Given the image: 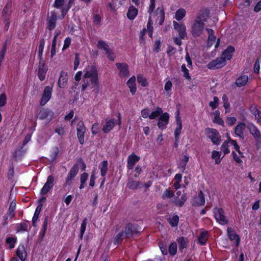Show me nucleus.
Returning <instances> with one entry per match:
<instances>
[{
	"label": "nucleus",
	"mask_w": 261,
	"mask_h": 261,
	"mask_svg": "<svg viewBox=\"0 0 261 261\" xmlns=\"http://www.w3.org/2000/svg\"><path fill=\"white\" fill-rule=\"evenodd\" d=\"M84 77L85 79L91 78L90 81L91 82V83L96 87L98 86V74L96 67L95 66H91L90 67L89 70H87L86 71L84 75Z\"/></svg>",
	"instance_id": "f257e3e1"
},
{
	"label": "nucleus",
	"mask_w": 261,
	"mask_h": 261,
	"mask_svg": "<svg viewBox=\"0 0 261 261\" xmlns=\"http://www.w3.org/2000/svg\"><path fill=\"white\" fill-rule=\"evenodd\" d=\"M204 25L194 20L191 25L190 32L194 38L201 36L204 30Z\"/></svg>",
	"instance_id": "f03ea898"
},
{
	"label": "nucleus",
	"mask_w": 261,
	"mask_h": 261,
	"mask_svg": "<svg viewBox=\"0 0 261 261\" xmlns=\"http://www.w3.org/2000/svg\"><path fill=\"white\" fill-rule=\"evenodd\" d=\"M54 116V113L48 109L40 108L38 110V113L36 114V118L39 119L46 120L48 123L51 121Z\"/></svg>",
	"instance_id": "7ed1b4c3"
},
{
	"label": "nucleus",
	"mask_w": 261,
	"mask_h": 261,
	"mask_svg": "<svg viewBox=\"0 0 261 261\" xmlns=\"http://www.w3.org/2000/svg\"><path fill=\"white\" fill-rule=\"evenodd\" d=\"M206 134L213 144L219 145L221 142V137L218 132L214 128H207L205 129Z\"/></svg>",
	"instance_id": "20e7f679"
},
{
	"label": "nucleus",
	"mask_w": 261,
	"mask_h": 261,
	"mask_svg": "<svg viewBox=\"0 0 261 261\" xmlns=\"http://www.w3.org/2000/svg\"><path fill=\"white\" fill-rule=\"evenodd\" d=\"M226 64V60L221 55L220 57L210 62L207 67L210 69H217L224 67Z\"/></svg>",
	"instance_id": "39448f33"
},
{
	"label": "nucleus",
	"mask_w": 261,
	"mask_h": 261,
	"mask_svg": "<svg viewBox=\"0 0 261 261\" xmlns=\"http://www.w3.org/2000/svg\"><path fill=\"white\" fill-rule=\"evenodd\" d=\"M215 218L217 222L221 225L228 223V221L224 215V212L221 208H215L214 210Z\"/></svg>",
	"instance_id": "423d86ee"
},
{
	"label": "nucleus",
	"mask_w": 261,
	"mask_h": 261,
	"mask_svg": "<svg viewBox=\"0 0 261 261\" xmlns=\"http://www.w3.org/2000/svg\"><path fill=\"white\" fill-rule=\"evenodd\" d=\"M48 68L44 63L43 58H39V63L37 69V75L40 81H42L45 79V75Z\"/></svg>",
	"instance_id": "0eeeda50"
},
{
	"label": "nucleus",
	"mask_w": 261,
	"mask_h": 261,
	"mask_svg": "<svg viewBox=\"0 0 261 261\" xmlns=\"http://www.w3.org/2000/svg\"><path fill=\"white\" fill-rule=\"evenodd\" d=\"M124 232L125 238H129L134 235H138L139 233L137 226L131 223H128L126 225Z\"/></svg>",
	"instance_id": "6e6552de"
},
{
	"label": "nucleus",
	"mask_w": 261,
	"mask_h": 261,
	"mask_svg": "<svg viewBox=\"0 0 261 261\" xmlns=\"http://www.w3.org/2000/svg\"><path fill=\"white\" fill-rule=\"evenodd\" d=\"M247 128L253 136L256 144L260 143L261 142V133L256 126L253 123H249L247 125Z\"/></svg>",
	"instance_id": "1a4fd4ad"
},
{
	"label": "nucleus",
	"mask_w": 261,
	"mask_h": 261,
	"mask_svg": "<svg viewBox=\"0 0 261 261\" xmlns=\"http://www.w3.org/2000/svg\"><path fill=\"white\" fill-rule=\"evenodd\" d=\"M86 127L83 121H80L77 125V137L81 145L84 143V137L86 132Z\"/></svg>",
	"instance_id": "9d476101"
},
{
	"label": "nucleus",
	"mask_w": 261,
	"mask_h": 261,
	"mask_svg": "<svg viewBox=\"0 0 261 261\" xmlns=\"http://www.w3.org/2000/svg\"><path fill=\"white\" fill-rule=\"evenodd\" d=\"M12 2L9 1L4 8L2 12L3 20H10L12 12Z\"/></svg>",
	"instance_id": "9b49d317"
},
{
	"label": "nucleus",
	"mask_w": 261,
	"mask_h": 261,
	"mask_svg": "<svg viewBox=\"0 0 261 261\" xmlns=\"http://www.w3.org/2000/svg\"><path fill=\"white\" fill-rule=\"evenodd\" d=\"M54 177L53 175H49L43 188L41 190L40 194L41 195H45L53 187L54 182Z\"/></svg>",
	"instance_id": "f8f14e48"
},
{
	"label": "nucleus",
	"mask_w": 261,
	"mask_h": 261,
	"mask_svg": "<svg viewBox=\"0 0 261 261\" xmlns=\"http://www.w3.org/2000/svg\"><path fill=\"white\" fill-rule=\"evenodd\" d=\"M79 171V167L77 164L74 165L70 170L68 175L65 180V184L66 185L70 186L71 185L72 180L77 175Z\"/></svg>",
	"instance_id": "ddd939ff"
},
{
	"label": "nucleus",
	"mask_w": 261,
	"mask_h": 261,
	"mask_svg": "<svg viewBox=\"0 0 261 261\" xmlns=\"http://www.w3.org/2000/svg\"><path fill=\"white\" fill-rule=\"evenodd\" d=\"M209 15L210 11L207 9L201 10L197 14L195 20L204 25L205 22L209 17Z\"/></svg>",
	"instance_id": "4468645a"
},
{
	"label": "nucleus",
	"mask_w": 261,
	"mask_h": 261,
	"mask_svg": "<svg viewBox=\"0 0 261 261\" xmlns=\"http://www.w3.org/2000/svg\"><path fill=\"white\" fill-rule=\"evenodd\" d=\"M116 66L119 71L120 76L126 77L129 75L128 66L126 63H117Z\"/></svg>",
	"instance_id": "2eb2a0df"
},
{
	"label": "nucleus",
	"mask_w": 261,
	"mask_h": 261,
	"mask_svg": "<svg viewBox=\"0 0 261 261\" xmlns=\"http://www.w3.org/2000/svg\"><path fill=\"white\" fill-rule=\"evenodd\" d=\"M118 122V124L121 123L120 114H118V120H115L114 119L107 121L106 124L102 127V130L105 133L109 132L114 126L116 122Z\"/></svg>",
	"instance_id": "dca6fc26"
},
{
	"label": "nucleus",
	"mask_w": 261,
	"mask_h": 261,
	"mask_svg": "<svg viewBox=\"0 0 261 261\" xmlns=\"http://www.w3.org/2000/svg\"><path fill=\"white\" fill-rule=\"evenodd\" d=\"M57 20V16L55 12L52 11L51 12L50 16H48L47 19V28L49 31H52L55 28Z\"/></svg>",
	"instance_id": "f3484780"
},
{
	"label": "nucleus",
	"mask_w": 261,
	"mask_h": 261,
	"mask_svg": "<svg viewBox=\"0 0 261 261\" xmlns=\"http://www.w3.org/2000/svg\"><path fill=\"white\" fill-rule=\"evenodd\" d=\"M51 92L52 87L50 86L45 87L40 101V105L43 106L47 103L51 97Z\"/></svg>",
	"instance_id": "a211bd4d"
},
{
	"label": "nucleus",
	"mask_w": 261,
	"mask_h": 261,
	"mask_svg": "<svg viewBox=\"0 0 261 261\" xmlns=\"http://www.w3.org/2000/svg\"><path fill=\"white\" fill-rule=\"evenodd\" d=\"M173 26L174 29L177 31L180 37L184 39L187 36L186 26L183 23H179L176 21L173 22Z\"/></svg>",
	"instance_id": "6ab92c4d"
},
{
	"label": "nucleus",
	"mask_w": 261,
	"mask_h": 261,
	"mask_svg": "<svg viewBox=\"0 0 261 261\" xmlns=\"http://www.w3.org/2000/svg\"><path fill=\"white\" fill-rule=\"evenodd\" d=\"M169 115L167 113H165L160 116L158 123L159 128L164 129L166 127L169 122Z\"/></svg>",
	"instance_id": "aec40b11"
},
{
	"label": "nucleus",
	"mask_w": 261,
	"mask_h": 261,
	"mask_svg": "<svg viewBox=\"0 0 261 261\" xmlns=\"http://www.w3.org/2000/svg\"><path fill=\"white\" fill-rule=\"evenodd\" d=\"M140 160V157L136 155L134 153L130 154L127 158V167L128 169L132 170L133 169L134 165Z\"/></svg>",
	"instance_id": "412c9836"
},
{
	"label": "nucleus",
	"mask_w": 261,
	"mask_h": 261,
	"mask_svg": "<svg viewBox=\"0 0 261 261\" xmlns=\"http://www.w3.org/2000/svg\"><path fill=\"white\" fill-rule=\"evenodd\" d=\"M127 187L130 190H136L141 189L143 187V185L140 181H136L132 178H129L128 179Z\"/></svg>",
	"instance_id": "4be33fe9"
},
{
	"label": "nucleus",
	"mask_w": 261,
	"mask_h": 261,
	"mask_svg": "<svg viewBox=\"0 0 261 261\" xmlns=\"http://www.w3.org/2000/svg\"><path fill=\"white\" fill-rule=\"evenodd\" d=\"M235 51V48L231 45L228 46L222 53L221 56L226 60H230L231 59L233 54Z\"/></svg>",
	"instance_id": "5701e85b"
},
{
	"label": "nucleus",
	"mask_w": 261,
	"mask_h": 261,
	"mask_svg": "<svg viewBox=\"0 0 261 261\" xmlns=\"http://www.w3.org/2000/svg\"><path fill=\"white\" fill-rule=\"evenodd\" d=\"M227 233L229 239L231 241H235L236 245L238 246L240 241V238L239 235L237 234L233 228L231 227H228Z\"/></svg>",
	"instance_id": "b1692460"
},
{
	"label": "nucleus",
	"mask_w": 261,
	"mask_h": 261,
	"mask_svg": "<svg viewBox=\"0 0 261 261\" xmlns=\"http://www.w3.org/2000/svg\"><path fill=\"white\" fill-rule=\"evenodd\" d=\"M67 73L63 71H62L60 73V76L58 80V86L61 88H64L67 84Z\"/></svg>",
	"instance_id": "393cba45"
},
{
	"label": "nucleus",
	"mask_w": 261,
	"mask_h": 261,
	"mask_svg": "<svg viewBox=\"0 0 261 261\" xmlns=\"http://www.w3.org/2000/svg\"><path fill=\"white\" fill-rule=\"evenodd\" d=\"M176 122L177 125L174 132L175 137H179L182 129V123L181 118L179 116V112L178 111L176 114Z\"/></svg>",
	"instance_id": "a878e982"
},
{
	"label": "nucleus",
	"mask_w": 261,
	"mask_h": 261,
	"mask_svg": "<svg viewBox=\"0 0 261 261\" xmlns=\"http://www.w3.org/2000/svg\"><path fill=\"white\" fill-rule=\"evenodd\" d=\"M177 242L178 244L179 251L182 252L184 248H186L189 244V241L188 238L184 237H179L177 239Z\"/></svg>",
	"instance_id": "bb28decb"
},
{
	"label": "nucleus",
	"mask_w": 261,
	"mask_h": 261,
	"mask_svg": "<svg viewBox=\"0 0 261 261\" xmlns=\"http://www.w3.org/2000/svg\"><path fill=\"white\" fill-rule=\"evenodd\" d=\"M208 34L207 46L208 47L211 46L215 42L216 37L214 35V31L211 29H206Z\"/></svg>",
	"instance_id": "cd10ccee"
},
{
	"label": "nucleus",
	"mask_w": 261,
	"mask_h": 261,
	"mask_svg": "<svg viewBox=\"0 0 261 261\" xmlns=\"http://www.w3.org/2000/svg\"><path fill=\"white\" fill-rule=\"evenodd\" d=\"M127 85L130 89V91L132 95H134L136 91V77L135 76H132L127 82Z\"/></svg>",
	"instance_id": "c85d7f7f"
},
{
	"label": "nucleus",
	"mask_w": 261,
	"mask_h": 261,
	"mask_svg": "<svg viewBox=\"0 0 261 261\" xmlns=\"http://www.w3.org/2000/svg\"><path fill=\"white\" fill-rule=\"evenodd\" d=\"M245 127V123H240L235 127V134L243 139L244 138L243 130Z\"/></svg>",
	"instance_id": "c756f323"
},
{
	"label": "nucleus",
	"mask_w": 261,
	"mask_h": 261,
	"mask_svg": "<svg viewBox=\"0 0 261 261\" xmlns=\"http://www.w3.org/2000/svg\"><path fill=\"white\" fill-rule=\"evenodd\" d=\"M248 81V77L247 75H242L237 79L236 81V84L238 87H241L245 85Z\"/></svg>",
	"instance_id": "7c9ffc66"
},
{
	"label": "nucleus",
	"mask_w": 261,
	"mask_h": 261,
	"mask_svg": "<svg viewBox=\"0 0 261 261\" xmlns=\"http://www.w3.org/2000/svg\"><path fill=\"white\" fill-rule=\"evenodd\" d=\"M137 14L138 10L133 6H131L129 7L127 13V16L128 19L133 20L136 17Z\"/></svg>",
	"instance_id": "2f4dec72"
},
{
	"label": "nucleus",
	"mask_w": 261,
	"mask_h": 261,
	"mask_svg": "<svg viewBox=\"0 0 261 261\" xmlns=\"http://www.w3.org/2000/svg\"><path fill=\"white\" fill-rule=\"evenodd\" d=\"M42 206V204H39L36 208L34 216L32 218L33 226L34 227L36 226V222L39 217Z\"/></svg>",
	"instance_id": "473e14b6"
},
{
	"label": "nucleus",
	"mask_w": 261,
	"mask_h": 261,
	"mask_svg": "<svg viewBox=\"0 0 261 261\" xmlns=\"http://www.w3.org/2000/svg\"><path fill=\"white\" fill-rule=\"evenodd\" d=\"M250 110L252 114L257 119V122L260 123L261 122V111H259L254 106H251Z\"/></svg>",
	"instance_id": "72a5a7b5"
},
{
	"label": "nucleus",
	"mask_w": 261,
	"mask_h": 261,
	"mask_svg": "<svg viewBox=\"0 0 261 261\" xmlns=\"http://www.w3.org/2000/svg\"><path fill=\"white\" fill-rule=\"evenodd\" d=\"M108 164L107 161H103L99 166L100 169L101 175L102 177H105L107 174L108 170Z\"/></svg>",
	"instance_id": "f704fd0d"
},
{
	"label": "nucleus",
	"mask_w": 261,
	"mask_h": 261,
	"mask_svg": "<svg viewBox=\"0 0 261 261\" xmlns=\"http://www.w3.org/2000/svg\"><path fill=\"white\" fill-rule=\"evenodd\" d=\"M48 219L49 217L48 216H46L44 218L43 226L40 232V237L41 238V240H42L43 239L46 233L47 227V224L48 222Z\"/></svg>",
	"instance_id": "c9c22d12"
},
{
	"label": "nucleus",
	"mask_w": 261,
	"mask_h": 261,
	"mask_svg": "<svg viewBox=\"0 0 261 261\" xmlns=\"http://www.w3.org/2000/svg\"><path fill=\"white\" fill-rule=\"evenodd\" d=\"M189 156L187 154H185L184 155V158L180 160L178 168L181 170L182 172H184L185 170L186 166L187 163L189 161Z\"/></svg>",
	"instance_id": "e433bc0d"
},
{
	"label": "nucleus",
	"mask_w": 261,
	"mask_h": 261,
	"mask_svg": "<svg viewBox=\"0 0 261 261\" xmlns=\"http://www.w3.org/2000/svg\"><path fill=\"white\" fill-rule=\"evenodd\" d=\"M124 238H125V233L122 231L116 236L114 241V244L119 245L121 244Z\"/></svg>",
	"instance_id": "4c0bfd02"
},
{
	"label": "nucleus",
	"mask_w": 261,
	"mask_h": 261,
	"mask_svg": "<svg viewBox=\"0 0 261 261\" xmlns=\"http://www.w3.org/2000/svg\"><path fill=\"white\" fill-rule=\"evenodd\" d=\"M196 202L198 206L203 205L205 203V198L204 194L201 190L198 192V196L197 198Z\"/></svg>",
	"instance_id": "58836bf2"
},
{
	"label": "nucleus",
	"mask_w": 261,
	"mask_h": 261,
	"mask_svg": "<svg viewBox=\"0 0 261 261\" xmlns=\"http://www.w3.org/2000/svg\"><path fill=\"white\" fill-rule=\"evenodd\" d=\"M207 235L208 232L207 231H204L201 232L200 234L198 237V241L201 245H204L206 244V242L207 241L206 237Z\"/></svg>",
	"instance_id": "ea45409f"
},
{
	"label": "nucleus",
	"mask_w": 261,
	"mask_h": 261,
	"mask_svg": "<svg viewBox=\"0 0 261 261\" xmlns=\"http://www.w3.org/2000/svg\"><path fill=\"white\" fill-rule=\"evenodd\" d=\"M186 10L184 9L180 8L177 10L175 13V18L177 20H181L186 15Z\"/></svg>",
	"instance_id": "a19ab883"
},
{
	"label": "nucleus",
	"mask_w": 261,
	"mask_h": 261,
	"mask_svg": "<svg viewBox=\"0 0 261 261\" xmlns=\"http://www.w3.org/2000/svg\"><path fill=\"white\" fill-rule=\"evenodd\" d=\"M29 223V221H25V222L17 224L16 225L17 226V231H27L28 227V224Z\"/></svg>",
	"instance_id": "79ce46f5"
},
{
	"label": "nucleus",
	"mask_w": 261,
	"mask_h": 261,
	"mask_svg": "<svg viewBox=\"0 0 261 261\" xmlns=\"http://www.w3.org/2000/svg\"><path fill=\"white\" fill-rule=\"evenodd\" d=\"M168 252H169L170 255H174L177 252V244L175 242H173L170 244L168 247Z\"/></svg>",
	"instance_id": "37998d69"
},
{
	"label": "nucleus",
	"mask_w": 261,
	"mask_h": 261,
	"mask_svg": "<svg viewBox=\"0 0 261 261\" xmlns=\"http://www.w3.org/2000/svg\"><path fill=\"white\" fill-rule=\"evenodd\" d=\"M163 113L162 109L160 107H157L154 111H153L149 116L150 119H155Z\"/></svg>",
	"instance_id": "c03bdc74"
},
{
	"label": "nucleus",
	"mask_w": 261,
	"mask_h": 261,
	"mask_svg": "<svg viewBox=\"0 0 261 261\" xmlns=\"http://www.w3.org/2000/svg\"><path fill=\"white\" fill-rule=\"evenodd\" d=\"M168 221L172 227H176L178 224L179 217L176 215H174L171 218H170Z\"/></svg>",
	"instance_id": "a18cd8bd"
},
{
	"label": "nucleus",
	"mask_w": 261,
	"mask_h": 261,
	"mask_svg": "<svg viewBox=\"0 0 261 261\" xmlns=\"http://www.w3.org/2000/svg\"><path fill=\"white\" fill-rule=\"evenodd\" d=\"M59 149L58 147H55L54 148L53 152L50 155V159L49 161L51 163H53L56 160L59 155Z\"/></svg>",
	"instance_id": "49530a36"
},
{
	"label": "nucleus",
	"mask_w": 261,
	"mask_h": 261,
	"mask_svg": "<svg viewBox=\"0 0 261 261\" xmlns=\"http://www.w3.org/2000/svg\"><path fill=\"white\" fill-rule=\"evenodd\" d=\"M45 44V40L42 38L39 42V49H38V56L39 58H42V54L43 51L44 46Z\"/></svg>",
	"instance_id": "de8ad7c7"
},
{
	"label": "nucleus",
	"mask_w": 261,
	"mask_h": 261,
	"mask_svg": "<svg viewBox=\"0 0 261 261\" xmlns=\"http://www.w3.org/2000/svg\"><path fill=\"white\" fill-rule=\"evenodd\" d=\"M59 33H57V34L54 36L53 42H52V45H51V57L53 58L56 53V39L57 36L59 34Z\"/></svg>",
	"instance_id": "09e8293b"
},
{
	"label": "nucleus",
	"mask_w": 261,
	"mask_h": 261,
	"mask_svg": "<svg viewBox=\"0 0 261 261\" xmlns=\"http://www.w3.org/2000/svg\"><path fill=\"white\" fill-rule=\"evenodd\" d=\"M97 46L99 49L104 50L105 51L110 48L108 44L106 42L102 40H100L98 42Z\"/></svg>",
	"instance_id": "8fccbe9b"
},
{
	"label": "nucleus",
	"mask_w": 261,
	"mask_h": 261,
	"mask_svg": "<svg viewBox=\"0 0 261 261\" xmlns=\"http://www.w3.org/2000/svg\"><path fill=\"white\" fill-rule=\"evenodd\" d=\"M159 246L163 255H167L168 254L167 246L165 242H160L159 243Z\"/></svg>",
	"instance_id": "3c124183"
},
{
	"label": "nucleus",
	"mask_w": 261,
	"mask_h": 261,
	"mask_svg": "<svg viewBox=\"0 0 261 261\" xmlns=\"http://www.w3.org/2000/svg\"><path fill=\"white\" fill-rule=\"evenodd\" d=\"M221 152L213 151L212 154V158L215 160V164H219L221 162L220 158Z\"/></svg>",
	"instance_id": "603ef678"
},
{
	"label": "nucleus",
	"mask_w": 261,
	"mask_h": 261,
	"mask_svg": "<svg viewBox=\"0 0 261 261\" xmlns=\"http://www.w3.org/2000/svg\"><path fill=\"white\" fill-rule=\"evenodd\" d=\"M138 82L143 87H146L148 85L146 79L141 74H139L137 76Z\"/></svg>",
	"instance_id": "864d4df0"
},
{
	"label": "nucleus",
	"mask_w": 261,
	"mask_h": 261,
	"mask_svg": "<svg viewBox=\"0 0 261 261\" xmlns=\"http://www.w3.org/2000/svg\"><path fill=\"white\" fill-rule=\"evenodd\" d=\"M24 251L23 246L21 248L19 247L16 251L17 256L20 258L21 261H24L25 258L23 256V252Z\"/></svg>",
	"instance_id": "5fc2aeb1"
},
{
	"label": "nucleus",
	"mask_w": 261,
	"mask_h": 261,
	"mask_svg": "<svg viewBox=\"0 0 261 261\" xmlns=\"http://www.w3.org/2000/svg\"><path fill=\"white\" fill-rule=\"evenodd\" d=\"M160 11V19L159 21V24L160 25H162L164 21L165 20V12H164V9L163 7H162L161 9L160 8H158L156 10V11Z\"/></svg>",
	"instance_id": "6e6d98bb"
},
{
	"label": "nucleus",
	"mask_w": 261,
	"mask_h": 261,
	"mask_svg": "<svg viewBox=\"0 0 261 261\" xmlns=\"http://www.w3.org/2000/svg\"><path fill=\"white\" fill-rule=\"evenodd\" d=\"M187 200V196L186 194H183L181 197V198H178V200H176V204L179 206H182L185 201Z\"/></svg>",
	"instance_id": "4d7b16f0"
},
{
	"label": "nucleus",
	"mask_w": 261,
	"mask_h": 261,
	"mask_svg": "<svg viewBox=\"0 0 261 261\" xmlns=\"http://www.w3.org/2000/svg\"><path fill=\"white\" fill-rule=\"evenodd\" d=\"M228 142H227V141H225L224 142V143L222 144V146H221V150L224 153V156L229 153V148H228Z\"/></svg>",
	"instance_id": "13d9d810"
},
{
	"label": "nucleus",
	"mask_w": 261,
	"mask_h": 261,
	"mask_svg": "<svg viewBox=\"0 0 261 261\" xmlns=\"http://www.w3.org/2000/svg\"><path fill=\"white\" fill-rule=\"evenodd\" d=\"M181 71L184 73V76L188 80H191V77L189 75V70L186 68L185 64H182L181 67Z\"/></svg>",
	"instance_id": "bf43d9fd"
},
{
	"label": "nucleus",
	"mask_w": 261,
	"mask_h": 261,
	"mask_svg": "<svg viewBox=\"0 0 261 261\" xmlns=\"http://www.w3.org/2000/svg\"><path fill=\"white\" fill-rule=\"evenodd\" d=\"M222 100L223 102V107L226 109V112H227V109L229 108V103L228 101V97L226 94H223L222 96Z\"/></svg>",
	"instance_id": "052dcab7"
},
{
	"label": "nucleus",
	"mask_w": 261,
	"mask_h": 261,
	"mask_svg": "<svg viewBox=\"0 0 261 261\" xmlns=\"http://www.w3.org/2000/svg\"><path fill=\"white\" fill-rule=\"evenodd\" d=\"M219 105V99L217 96L214 97V101H210L209 106L212 109H215Z\"/></svg>",
	"instance_id": "680f3d73"
},
{
	"label": "nucleus",
	"mask_w": 261,
	"mask_h": 261,
	"mask_svg": "<svg viewBox=\"0 0 261 261\" xmlns=\"http://www.w3.org/2000/svg\"><path fill=\"white\" fill-rule=\"evenodd\" d=\"M16 242V239L15 238H8L6 239V243L10 244V248H13L15 246V244Z\"/></svg>",
	"instance_id": "e2e57ef3"
},
{
	"label": "nucleus",
	"mask_w": 261,
	"mask_h": 261,
	"mask_svg": "<svg viewBox=\"0 0 261 261\" xmlns=\"http://www.w3.org/2000/svg\"><path fill=\"white\" fill-rule=\"evenodd\" d=\"M86 224H87V219H86V218H85L83 220V222L81 224V227L80 237L81 239L83 238V234L86 230Z\"/></svg>",
	"instance_id": "0e129e2a"
},
{
	"label": "nucleus",
	"mask_w": 261,
	"mask_h": 261,
	"mask_svg": "<svg viewBox=\"0 0 261 261\" xmlns=\"http://www.w3.org/2000/svg\"><path fill=\"white\" fill-rule=\"evenodd\" d=\"M174 196V192L169 189L166 190L164 192L162 197L163 198H171Z\"/></svg>",
	"instance_id": "69168bd1"
},
{
	"label": "nucleus",
	"mask_w": 261,
	"mask_h": 261,
	"mask_svg": "<svg viewBox=\"0 0 261 261\" xmlns=\"http://www.w3.org/2000/svg\"><path fill=\"white\" fill-rule=\"evenodd\" d=\"M106 54L107 57L111 61H114L115 58V55L113 53L112 49L109 48L106 51Z\"/></svg>",
	"instance_id": "338daca9"
},
{
	"label": "nucleus",
	"mask_w": 261,
	"mask_h": 261,
	"mask_svg": "<svg viewBox=\"0 0 261 261\" xmlns=\"http://www.w3.org/2000/svg\"><path fill=\"white\" fill-rule=\"evenodd\" d=\"M147 32V30L145 28H144L140 32V35H139V39H140V44H144L145 43V40L144 38V36L145 35L146 33Z\"/></svg>",
	"instance_id": "774afa93"
}]
</instances>
